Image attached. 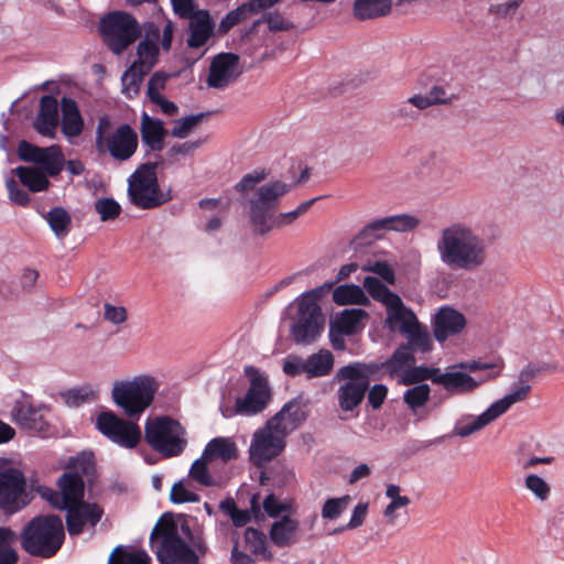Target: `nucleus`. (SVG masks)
Returning <instances> with one entry per match:
<instances>
[{
	"label": "nucleus",
	"mask_w": 564,
	"mask_h": 564,
	"mask_svg": "<svg viewBox=\"0 0 564 564\" xmlns=\"http://www.w3.org/2000/svg\"><path fill=\"white\" fill-rule=\"evenodd\" d=\"M269 176L265 169L253 171L246 174L235 186L239 193L254 189L248 198L249 218L254 230L261 235L267 234L273 226L283 227L295 221L301 215L306 213L317 198H312L297 206L296 209L288 213H281L274 219V214L280 205V199L286 195L293 187L280 180L270 181L256 188V185Z\"/></svg>",
	"instance_id": "nucleus-1"
},
{
	"label": "nucleus",
	"mask_w": 564,
	"mask_h": 564,
	"mask_svg": "<svg viewBox=\"0 0 564 564\" xmlns=\"http://www.w3.org/2000/svg\"><path fill=\"white\" fill-rule=\"evenodd\" d=\"M436 250L441 262L451 270L474 272L487 262L485 240L469 226L454 223L440 231Z\"/></svg>",
	"instance_id": "nucleus-2"
},
{
	"label": "nucleus",
	"mask_w": 564,
	"mask_h": 564,
	"mask_svg": "<svg viewBox=\"0 0 564 564\" xmlns=\"http://www.w3.org/2000/svg\"><path fill=\"white\" fill-rule=\"evenodd\" d=\"M362 284L373 300L386 306L387 324L406 337V344L402 345L409 351L425 354L432 350L433 341L427 328L420 324L416 315L403 304L398 294L375 276H366Z\"/></svg>",
	"instance_id": "nucleus-3"
},
{
	"label": "nucleus",
	"mask_w": 564,
	"mask_h": 564,
	"mask_svg": "<svg viewBox=\"0 0 564 564\" xmlns=\"http://www.w3.org/2000/svg\"><path fill=\"white\" fill-rule=\"evenodd\" d=\"M381 366L376 362H351L340 367L335 379L340 382L337 402L343 412L355 411L364 401L371 380L379 379Z\"/></svg>",
	"instance_id": "nucleus-4"
},
{
	"label": "nucleus",
	"mask_w": 564,
	"mask_h": 564,
	"mask_svg": "<svg viewBox=\"0 0 564 564\" xmlns=\"http://www.w3.org/2000/svg\"><path fill=\"white\" fill-rule=\"evenodd\" d=\"M65 538L62 519L40 516L31 520L21 536L22 547L31 555L50 558L61 549Z\"/></svg>",
	"instance_id": "nucleus-5"
},
{
	"label": "nucleus",
	"mask_w": 564,
	"mask_h": 564,
	"mask_svg": "<svg viewBox=\"0 0 564 564\" xmlns=\"http://www.w3.org/2000/svg\"><path fill=\"white\" fill-rule=\"evenodd\" d=\"M150 539L160 564H199L198 555L180 536L173 519L161 518L154 525Z\"/></svg>",
	"instance_id": "nucleus-6"
},
{
	"label": "nucleus",
	"mask_w": 564,
	"mask_h": 564,
	"mask_svg": "<svg viewBox=\"0 0 564 564\" xmlns=\"http://www.w3.org/2000/svg\"><path fill=\"white\" fill-rule=\"evenodd\" d=\"M158 388L159 384L153 377L141 375L132 380L116 381L111 390V398L115 404L123 410L128 419H139L152 404Z\"/></svg>",
	"instance_id": "nucleus-7"
},
{
	"label": "nucleus",
	"mask_w": 564,
	"mask_h": 564,
	"mask_svg": "<svg viewBox=\"0 0 564 564\" xmlns=\"http://www.w3.org/2000/svg\"><path fill=\"white\" fill-rule=\"evenodd\" d=\"M144 436L147 443L164 457L178 456L187 445L185 429L166 415L148 420Z\"/></svg>",
	"instance_id": "nucleus-8"
},
{
	"label": "nucleus",
	"mask_w": 564,
	"mask_h": 564,
	"mask_svg": "<svg viewBox=\"0 0 564 564\" xmlns=\"http://www.w3.org/2000/svg\"><path fill=\"white\" fill-rule=\"evenodd\" d=\"M332 286V283H325L303 294L299 302V319L291 329L296 344H311L321 334L324 316L317 302Z\"/></svg>",
	"instance_id": "nucleus-9"
},
{
	"label": "nucleus",
	"mask_w": 564,
	"mask_h": 564,
	"mask_svg": "<svg viewBox=\"0 0 564 564\" xmlns=\"http://www.w3.org/2000/svg\"><path fill=\"white\" fill-rule=\"evenodd\" d=\"M156 163L140 165L128 178V197L140 209H154L166 203V196L159 184Z\"/></svg>",
	"instance_id": "nucleus-10"
},
{
	"label": "nucleus",
	"mask_w": 564,
	"mask_h": 564,
	"mask_svg": "<svg viewBox=\"0 0 564 564\" xmlns=\"http://www.w3.org/2000/svg\"><path fill=\"white\" fill-rule=\"evenodd\" d=\"M99 31L107 46L118 55L141 35L137 20L122 11H113L102 17Z\"/></svg>",
	"instance_id": "nucleus-11"
},
{
	"label": "nucleus",
	"mask_w": 564,
	"mask_h": 564,
	"mask_svg": "<svg viewBox=\"0 0 564 564\" xmlns=\"http://www.w3.org/2000/svg\"><path fill=\"white\" fill-rule=\"evenodd\" d=\"M122 419L111 411H102L96 417L97 430L111 442L128 449L135 448L142 438L137 423Z\"/></svg>",
	"instance_id": "nucleus-12"
},
{
	"label": "nucleus",
	"mask_w": 564,
	"mask_h": 564,
	"mask_svg": "<svg viewBox=\"0 0 564 564\" xmlns=\"http://www.w3.org/2000/svg\"><path fill=\"white\" fill-rule=\"evenodd\" d=\"M9 462L2 458V514L12 516L25 508L32 500L26 490L23 473L17 468L6 467Z\"/></svg>",
	"instance_id": "nucleus-13"
},
{
	"label": "nucleus",
	"mask_w": 564,
	"mask_h": 564,
	"mask_svg": "<svg viewBox=\"0 0 564 564\" xmlns=\"http://www.w3.org/2000/svg\"><path fill=\"white\" fill-rule=\"evenodd\" d=\"M530 391V386H522L517 388L511 393L492 403L484 413L477 417H474L470 423H458L454 427L453 434L459 437H468L471 434L482 430L485 426L489 425L500 415L506 413L512 404L524 401L529 397Z\"/></svg>",
	"instance_id": "nucleus-14"
},
{
	"label": "nucleus",
	"mask_w": 564,
	"mask_h": 564,
	"mask_svg": "<svg viewBox=\"0 0 564 564\" xmlns=\"http://www.w3.org/2000/svg\"><path fill=\"white\" fill-rule=\"evenodd\" d=\"M245 372L250 379V387L243 397L236 400L235 411L241 415H254L268 406L272 397L271 389L267 378L258 369L247 367Z\"/></svg>",
	"instance_id": "nucleus-15"
},
{
	"label": "nucleus",
	"mask_w": 564,
	"mask_h": 564,
	"mask_svg": "<svg viewBox=\"0 0 564 564\" xmlns=\"http://www.w3.org/2000/svg\"><path fill=\"white\" fill-rule=\"evenodd\" d=\"M18 154L22 161L40 165V169L50 176L58 175L65 164L64 154L58 145L40 148L23 140L19 143Z\"/></svg>",
	"instance_id": "nucleus-16"
},
{
	"label": "nucleus",
	"mask_w": 564,
	"mask_h": 564,
	"mask_svg": "<svg viewBox=\"0 0 564 564\" xmlns=\"http://www.w3.org/2000/svg\"><path fill=\"white\" fill-rule=\"evenodd\" d=\"M240 57L235 53H219L213 57L206 84L209 88L225 89L242 74Z\"/></svg>",
	"instance_id": "nucleus-17"
},
{
	"label": "nucleus",
	"mask_w": 564,
	"mask_h": 564,
	"mask_svg": "<svg viewBox=\"0 0 564 564\" xmlns=\"http://www.w3.org/2000/svg\"><path fill=\"white\" fill-rule=\"evenodd\" d=\"M285 447V437L270 429L267 423L262 429L253 434L250 445V459L261 467L282 453Z\"/></svg>",
	"instance_id": "nucleus-18"
},
{
	"label": "nucleus",
	"mask_w": 564,
	"mask_h": 564,
	"mask_svg": "<svg viewBox=\"0 0 564 564\" xmlns=\"http://www.w3.org/2000/svg\"><path fill=\"white\" fill-rule=\"evenodd\" d=\"M421 220L410 214H399L371 221L356 237L364 243H371L382 237L381 231L408 232L416 229Z\"/></svg>",
	"instance_id": "nucleus-19"
},
{
	"label": "nucleus",
	"mask_w": 564,
	"mask_h": 564,
	"mask_svg": "<svg viewBox=\"0 0 564 564\" xmlns=\"http://www.w3.org/2000/svg\"><path fill=\"white\" fill-rule=\"evenodd\" d=\"M138 134L127 123L119 126L115 132L107 135L100 151H108L118 161L129 160L137 151Z\"/></svg>",
	"instance_id": "nucleus-20"
},
{
	"label": "nucleus",
	"mask_w": 564,
	"mask_h": 564,
	"mask_svg": "<svg viewBox=\"0 0 564 564\" xmlns=\"http://www.w3.org/2000/svg\"><path fill=\"white\" fill-rule=\"evenodd\" d=\"M104 514V510L97 503L82 501L67 509L66 528L70 535H78L86 524L94 528Z\"/></svg>",
	"instance_id": "nucleus-21"
},
{
	"label": "nucleus",
	"mask_w": 564,
	"mask_h": 564,
	"mask_svg": "<svg viewBox=\"0 0 564 564\" xmlns=\"http://www.w3.org/2000/svg\"><path fill=\"white\" fill-rule=\"evenodd\" d=\"M433 335L440 343L459 334L466 326L465 316L449 306L441 307L433 318Z\"/></svg>",
	"instance_id": "nucleus-22"
},
{
	"label": "nucleus",
	"mask_w": 564,
	"mask_h": 564,
	"mask_svg": "<svg viewBox=\"0 0 564 564\" xmlns=\"http://www.w3.org/2000/svg\"><path fill=\"white\" fill-rule=\"evenodd\" d=\"M306 419V414L299 402L291 401L286 403L275 415L267 423L270 429L286 438V436L296 430Z\"/></svg>",
	"instance_id": "nucleus-23"
},
{
	"label": "nucleus",
	"mask_w": 564,
	"mask_h": 564,
	"mask_svg": "<svg viewBox=\"0 0 564 564\" xmlns=\"http://www.w3.org/2000/svg\"><path fill=\"white\" fill-rule=\"evenodd\" d=\"M187 20L189 21L187 46L191 48L204 46L214 34L215 21L207 10H199Z\"/></svg>",
	"instance_id": "nucleus-24"
},
{
	"label": "nucleus",
	"mask_w": 564,
	"mask_h": 564,
	"mask_svg": "<svg viewBox=\"0 0 564 564\" xmlns=\"http://www.w3.org/2000/svg\"><path fill=\"white\" fill-rule=\"evenodd\" d=\"M485 380H477L466 372L455 371L449 367L446 372L435 378V384L442 386L449 393L463 394L475 391Z\"/></svg>",
	"instance_id": "nucleus-25"
},
{
	"label": "nucleus",
	"mask_w": 564,
	"mask_h": 564,
	"mask_svg": "<svg viewBox=\"0 0 564 564\" xmlns=\"http://www.w3.org/2000/svg\"><path fill=\"white\" fill-rule=\"evenodd\" d=\"M58 126V102L55 97L45 95L40 100V111L34 120V129L44 137L54 138Z\"/></svg>",
	"instance_id": "nucleus-26"
},
{
	"label": "nucleus",
	"mask_w": 564,
	"mask_h": 564,
	"mask_svg": "<svg viewBox=\"0 0 564 564\" xmlns=\"http://www.w3.org/2000/svg\"><path fill=\"white\" fill-rule=\"evenodd\" d=\"M42 410L43 409H36L31 405L26 406L22 402H17L11 411V416L21 427L40 433L44 432L48 426Z\"/></svg>",
	"instance_id": "nucleus-27"
},
{
	"label": "nucleus",
	"mask_w": 564,
	"mask_h": 564,
	"mask_svg": "<svg viewBox=\"0 0 564 564\" xmlns=\"http://www.w3.org/2000/svg\"><path fill=\"white\" fill-rule=\"evenodd\" d=\"M300 523L290 516L272 523L269 531L270 540L278 547H289L299 541Z\"/></svg>",
	"instance_id": "nucleus-28"
},
{
	"label": "nucleus",
	"mask_w": 564,
	"mask_h": 564,
	"mask_svg": "<svg viewBox=\"0 0 564 564\" xmlns=\"http://www.w3.org/2000/svg\"><path fill=\"white\" fill-rule=\"evenodd\" d=\"M140 132L142 141L152 151L162 150L164 139L169 133L161 120L153 119L145 112L141 117Z\"/></svg>",
	"instance_id": "nucleus-29"
},
{
	"label": "nucleus",
	"mask_w": 564,
	"mask_h": 564,
	"mask_svg": "<svg viewBox=\"0 0 564 564\" xmlns=\"http://www.w3.org/2000/svg\"><path fill=\"white\" fill-rule=\"evenodd\" d=\"M392 9V0H354L352 17L358 21L386 17Z\"/></svg>",
	"instance_id": "nucleus-30"
},
{
	"label": "nucleus",
	"mask_w": 564,
	"mask_h": 564,
	"mask_svg": "<svg viewBox=\"0 0 564 564\" xmlns=\"http://www.w3.org/2000/svg\"><path fill=\"white\" fill-rule=\"evenodd\" d=\"M61 108L62 132L68 138L79 135L84 129V121L76 101L72 98L63 97Z\"/></svg>",
	"instance_id": "nucleus-31"
},
{
	"label": "nucleus",
	"mask_w": 564,
	"mask_h": 564,
	"mask_svg": "<svg viewBox=\"0 0 564 564\" xmlns=\"http://www.w3.org/2000/svg\"><path fill=\"white\" fill-rule=\"evenodd\" d=\"M58 486L67 509L84 501V479L78 475L64 473L58 479Z\"/></svg>",
	"instance_id": "nucleus-32"
},
{
	"label": "nucleus",
	"mask_w": 564,
	"mask_h": 564,
	"mask_svg": "<svg viewBox=\"0 0 564 564\" xmlns=\"http://www.w3.org/2000/svg\"><path fill=\"white\" fill-rule=\"evenodd\" d=\"M415 364L414 354L409 351L408 347L399 346L392 356L382 364H378L386 368L391 378L402 377L403 371L408 370L410 366Z\"/></svg>",
	"instance_id": "nucleus-33"
},
{
	"label": "nucleus",
	"mask_w": 564,
	"mask_h": 564,
	"mask_svg": "<svg viewBox=\"0 0 564 564\" xmlns=\"http://www.w3.org/2000/svg\"><path fill=\"white\" fill-rule=\"evenodd\" d=\"M21 183L26 186L31 192L45 191L50 186V181L45 172L37 166H19L15 170Z\"/></svg>",
	"instance_id": "nucleus-34"
},
{
	"label": "nucleus",
	"mask_w": 564,
	"mask_h": 564,
	"mask_svg": "<svg viewBox=\"0 0 564 564\" xmlns=\"http://www.w3.org/2000/svg\"><path fill=\"white\" fill-rule=\"evenodd\" d=\"M246 547L256 556L265 561L273 560V553L268 549L265 534L252 527L245 530L243 533Z\"/></svg>",
	"instance_id": "nucleus-35"
},
{
	"label": "nucleus",
	"mask_w": 564,
	"mask_h": 564,
	"mask_svg": "<svg viewBox=\"0 0 564 564\" xmlns=\"http://www.w3.org/2000/svg\"><path fill=\"white\" fill-rule=\"evenodd\" d=\"M333 301L338 305H368L370 303L362 288L356 284L337 286L333 292Z\"/></svg>",
	"instance_id": "nucleus-36"
},
{
	"label": "nucleus",
	"mask_w": 564,
	"mask_h": 564,
	"mask_svg": "<svg viewBox=\"0 0 564 564\" xmlns=\"http://www.w3.org/2000/svg\"><path fill=\"white\" fill-rule=\"evenodd\" d=\"M307 378L327 376L334 366V356L327 349H322L306 358Z\"/></svg>",
	"instance_id": "nucleus-37"
},
{
	"label": "nucleus",
	"mask_w": 564,
	"mask_h": 564,
	"mask_svg": "<svg viewBox=\"0 0 564 564\" xmlns=\"http://www.w3.org/2000/svg\"><path fill=\"white\" fill-rule=\"evenodd\" d=\"M50 228L58 239L65 238L72 225V217L64 207H53L45 216Z\"/></svg>",
	"instance_id": "nucleus-38"
},
{
	"label": "nucleus",
	"mask_w": 564,
	"mask_h": 564,
	"mask_svg": "<svg viewBox=\"0 0 564 564\" xmlns=\"http://www.w3.org/2000/svg\"><path fill=\"white\" fill-rule=\"evenodd\" d=\"M441 376L440 368H430L425 366H410L408 370L403 371L399 383L403 386L421 384L425 380H431L435 383V378Z\"/></svg>",
	"instance_id": "nucleus-39"
},
{
	"label": "nucleus",
	"mask_w": 564,
	"mask_h": 564,
	"mask_svg": "<svg viewBox=\"0 0 564 564\" xmlns=\"http://www.w3.org/2000/svg\"><path fill=\"white\" fill-rule=\"evenodd\" d=\"M236 445L227 438H214L207 444L204 451V458L213 459L215 457H219L224 462H229L232 458H236Z\"/></svg>",
	"instance_id": "nucleus-40"
},
{
	"label": "nucleus",
	"mask_w": 564,
	"mask_h": 564,
	"mask_svg": "<svg viewBox=\"0 0 564 564\" xmlns=\"http://www.w3.org/2000/svg\"><path fill=\"white\" fill-rule=\"evenodd\" d=\"M212 112L207 111L176 119L173 121V128L171 129L170 134L174 138L185 139L204 119L208 118Z\"/></svg>",
	"instance_id": "nucleus-41"
},
{
	"label": "nucleus",
	"mask_w": 564,
	"mask_h": 564,
	"mask_svg": "<svg viewBox=\"0 0 564 564\" xmlns=\"http://www.w3.org/2000/svg\"><path fill=\"white\" fill-rule=\"evenodd\" d=\"M66 474H75L83 479L91 480L95 474V462L93 453L83 452L76 457L70 458Z\"/></svg>",
	"instance_id": "nucleus-42"
},
{
	"label": "nucleus",
	"mask_w": 564,
	"mask_h": 564,
	"mask_svg": "<svg viewBox=\"0 0 564 564\" xmlns=\"http://www.w3.org/2000/svg\"><path fill=\"white\" fill-rule=\"evenodd\" d=\"M401 488L398 485L390 484L387 486L386 496L391 499V502L386 507L383 516L387 523H394L397 516L395 511L400 508H405L410 505L411 500L406 496L400 495Z\"/></svg>",
	"instance_id": "nucleus-43"
},
{
	"label": "nucleus",
	"mask_w": 564,
	"mask_h": 564,
	"mask_svg": "<svg viewBox=\"0 0 564 564\" xmlns=\"http://www.w3.org/2000/svg\"><path fill=\"white\" fill-rule=\"evenodd\" d=\"M148 73L149 72H145L141 67L132 64L121 76L122 93L128 98L137 96L140 91L142 80Z\"/></svg>",
	"instance_id": "nucleus-44"
},
{
	"label": "nucleus",
	"mask_w": 564,
	"mask_h": 564,
	"mask_svg": "<svg viewBox=\"0 0 564 564\" xmlns=\"http://www.w3.org/2000/svg\"><path fill=\"white\" fill-rule=\"evenodd\" d=\"M367 315L368 314L361 308L344 310L335 321L333 328L335 327L343 334L352 335L360 319Z\"/></svg>",
	"instance_id": "nucleus-45"
},
{
	"label": "nucleus",
	"mask_w": 564,
	"mask_h": 564,
	"mask_svg": "<svg viewBox=\"0 0 564 564\" xmlns=\"http://www.w3.org/2000/svg\"><path fill=\"white\" fill-rule=\"evenodd\" d=\"M431 388L426 383L415 384L408 389L403 394V402L406 406L415 412L417 409L424 406L430 400Z\"/></svg>",
	"instance_id": "nucleus-46"
},
{
	"label": "nucleus",
	"mask_w": 564,
	"mask_h": 564,
	"mask_svg": "<svg viewBox=\"0 0 564 564\" xmlns=\"http://www.w3.org/2000/svg\"><path fill=\"white\" fill-rule=\"evenodd\" d=\"M250 14H256L249 1L228 12L218 25V32L226 34L230 29L245 21Z\"/></svg>",
	"instance_id": "nucleus-47"
},
{
	"label": "nucleus",
	"mask_w": 564,
	"mask_h": 564,
	"mask_svg": "<svg viewBox=\"0 0 564 564\" xmlns=\"http://www.w3.org/2000/svg\"><path fill=\"white\" fill-rule=\"evenodd\" d=\"M137 54L138 61H135L133 64L141 67L145 72H150V69L158 61L159 48L152 42L142 41L138 45Z\"/></svg>",
	"instance_id": "nucleus-48"
},
{
	"label": "nucleus",
	"mask_w": 564,
	"mask_h": 564,
	"mask_svg": "<svg viewBox=\"0 0 564 564\" xmlns=\"http://www.w3.org/2000/svg\"><path fill=\"white\" fill-rule=\"evenodd\" d=\"M62 397L67 405L79 406L85 402L95 400L97 392L90 386H83L64 392Z\"/></svg>",
	"instance_id": "nucleus-49"
},
{
	"label": "nucleus",
	"mask_w": 564,
	"mask_h": 564,
	"mask_svg": "<svg viewBox=\"0 0 564 564\" xmlns=\"http://www.w3.org/2000/svg\"><path fill=\"white\" fill-rule=\"evenodd\" d=\"M219 509L231 519L236 527H243L251 520L250 512L238 509L236 501L230 497L219 503Z\"/></svg>",
	"instance_id": "nucleus-50"
},
{
	"label": "nucleus",
	"mask_w": 564,
	"mask_h": 564,
	"mask_svg": "<svg viewBox=\"0 0 564 564\" xmlns=\"http://www.w3.org/2000/svg\"><path fill=\"white\" fill-rule=\"evenodd\" d=\"M150 557L144 551L126 552L116 549L111 554L108 564H149Z\"/></svg>",
	"instance_id": "nucleus-51"
},
{
	"label": "nucleus",
	"mask_w": 564,
	"mask_h": 564,
	"mask_svg": "<svg viewBox=\"0 0 564 564\" xmlns=\"http://www.w3.org/2000/svg\"><path fill=\"white\" fill-rule=\"evenodd\" d=\"M525 488L540 501H546L551 496V486L540 476L530 474L524 478Z\"/></svg>",
	"instance_id": "nucleus-52"
},
{
	"label": "nucleus",
	"mask_w": 564,
	"mask_h": 564,
	"mask_svg": "<svg viewBox=\"0 0 564 564\" xmlns=\"http://www.w3.org/2000/svg\"><path fill=\"white\" fill-rule=\"evenodd\" d=\"M95 210L101 221L116 219L121 213V206L113 198L101 197L95 202Z\"/></svg>",
	"instance_id": "nucleus-53"
},
{
	"label": "nucleus",
	"mask_w": 564,
	"mask_h": 564,
	"mask_svg": "<svg viewBox=\"0 0 564 564\" xmlns=\"http://www.w3.org/2000/svg\"><path fill=\"white\" fill-rule=\"evenodd\" d=\"M207 460L210 458H204V456L196 459L189 469V477L203 486L212 487L216 485V481L208 470Z\"/></svg>",
	"instance_id": "nucleus-54"
},
{
	"label": "nucleus",
	"mask_w": 564,
	"mask_h": 564,
	"mask_svg": "<svg viewBox=\"0 0 564 564\" xmlns=\"http://www.w3.org/2000/svg\"><path fill=\"white\" fill-rule=\"evenodd\" d=\"M203 140L176 142L166 151V156L172 162L176 161L178 156H189L203 144Z\"/></svg>",
	"instance_id": "nucleus-55"
},
{
	"label": "nucleus",
	"mask_w": 564,
	"mask_h": 564,
	"mask_svg": "<svg viewBox=\"0 0 564 564\" xmlns=\"http://www.w3.org/2000/svg\"><path fill=\"white\" fill-rule=\"evenodd\" d=\"M349 501L350 497L348 495L340 498L327 499L322 509V517L329 520L338 518L347 508Z\"/></svg>",
	"instance_id": "nucleus-56"
},
{
	"label": "nucleus",
	"mask_w": 564,
	"mask_h": 564,
	"mask_svg": "<svg viewBox=\"0 0 564 564\" xmlns=\"http://www.w3.org/2000/svg\"><path fill=\"white\" fill-rule=\"evenodd\" d=\"M262 21L268 23V26L271 31H289L294 28L293 23L285 20L279 12H270L265 14ZM261 20L254 22V26L260 24Z\"/></svg>",
	"instance_id": "nucleus-57"
},
{
	"label": "nucleus",
	"mask_w": 564,
	"mask_h": 564,
	"mask_svg": "<svg viewBox=\"0 0 564 564\" xmlns=\"http://www.w3.org/2000/svg\"><path fill=\"white\" fill-rule=\"evenodd\" d=\"M170 498L174 503L197 502L199 496L185 488L182 481L172 486Z\"/></svg>",
	"instance_id": "nucleus-58"
},
{
	"label": "nucleus",
	"mask_w": 564,
	"mask_h": 564,
	"mask_svg": "<svg viewBox=\"0 0 564 564\" xmlns=\"http://www.w3.org/2000/svg\"><path fill=\"white\" fill-rule=\"evenodd\" d=\"M167 78L169 75L163 72H156L151 76L147 89V95L151 101L162 96L160 91L164 89Z\"/></svg>",
	"instance_id": "nucleus-59"
},
{
	"label": "nucleus",
	"mask_w": 564,
	"mask_h": 564,
	"mask_svg": "<svg viewBox=\"0 0 564 564\" xmlns=\"http://www.w3.org/2000/svg\"><path fill=\"white\" fill-rule=\"evenodd\" d=\"M283 371L288 376L292 377L300 376L302 373L307 376L306 359L294 355L289 356L283 362Z\"/></svg>",
	"instance_id": "nucleus-60"
},
{
	"label": "nucleus",
	"mask_w": 564,
	"mask_h": 564,
	"mask_svg": "<svg viewBox=\"0 0 564 564\" xmlns=\"http://www.w3.org/2000/svg\"><path fill=\"white\" fill-rule=\"evenodd\" d=\"M367 392H368L367 399H368L369 405L373 410H379L382 406V404L384 403L387 395H388L387 386H384L382 383H377V384L372 386L371 388L369 387Z\"/></svg>",
	"instance_id": "nucleus-61"
},
{
	"label": "nucleus",
	"mask_w": 564,
	"mask_h": 564,
	"mask_svg": "<svg viewBox=\"0 0 564 564\" xmlns=\"http://www.w3.org/2000/svg\"><path fill=\"white\" fill-rule=\"evenodd\" d=\"M104 310V318L115 325H121L128 319V312L123 306L106 303Z\"/></svg>",
	"instance_id": "nucleus-62"
},
{
	"label": "nucleus",
	"mask_w": 564,
	"mask_h": 564,
	"mask_svg": "<svg viewBox=\"0 0 564 564\" xmlns=\"http://www.w3.org/2000/svg\"><path fill=\"white\" fill-rule=\"evenodd\" d=\"M183 532L187 535L188 540L191 541V543H192L191 547L198 555V560L200 557H204L208 553L209 549H208V545L204 538L203 532H197L195 534H192V532L187 525L183 527Z\"/></svg>",
	"instance_id": "nucleus-63"
},
{
	"label": "nucleus",
	"mask_w": 564,
	"mask_h": 564,
	"mask_svg": "<svg viewBox=\"0 0 564 564\" xmlns=\"http://www.w3.org/2000/svg\"><path fill=\"white\" fill-rule=\"evenodd\" d=\"M362 270L367 272H373L381 276L386 282L394 284V272L384 261H377L373 264L365 265Z\"/></svg>",
	"instance_id": "nucleus-64"
}]
</instances>
